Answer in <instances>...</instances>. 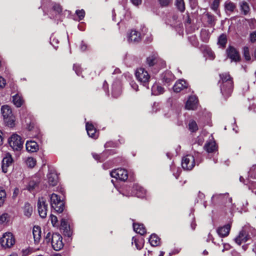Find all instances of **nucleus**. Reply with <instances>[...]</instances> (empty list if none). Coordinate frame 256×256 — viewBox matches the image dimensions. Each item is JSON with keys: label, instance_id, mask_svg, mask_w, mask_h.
I'll return each mask as SVG.
<instances>
[{"label": "nucleus", "instance_id": "39448f33", "mask_svg": "<svg viewBox=\"0 0 256 256\" xmlns=\"http://www.w3.org/2000/svg\"><path fill=\"white\" fill-rule=\"evenodd\" d=\"M50 205L56 212L60 213L63 212L64 209V203L60 200L58 195L52 194L50 198Z\"/></svg>", "mask_w": 256, "mask_h": 256}, {"label": "nucleus", "instance_id": "7c9ffc66", "mask_svg": "<svg viewBox=\"0 0 256 256\" xmlns=\"http://www.w3.org/2000/svg\"><path fill=\"white\" fill-rule=\"evenodd\" d=\"M164 92V89L162 87L158 84H154L152 88V92L153 94L158 95Z\"/></svg>", "mask_w": 256, "mask_h": 256}, {"label": "nucleus", "instance_id": "72a5a7b5", "mask_svg": "<svg viewBox=\"0 0 256 256\" xmlns=\"http://www.w3.org/2000/svg\"><path fill=\"white\" fill-rule=\"evenodd\" d=\"M205 148L208 152H212L216 148L214 142H210L206 144L205 146Z\"/></svg>", "mask_w": 256, "mask_h": 256}, {"label": "nucleus", "instance_id": "09e8293b", "mask_svg": "<svg viewBox=\"0 0 256 256\" xmlns=\"http://www.w3.org/2000/svg\"><path fill=\"white\" fill-rule=\"evenodd\" d=\"M178 16L176 14H173L172 16V18L168 20V22L171 25H174L176 24V20L178 19Z\"/></svg>", "mask_w": 256, "mask_h": 256}, {"label": "nucleus", "instance_id": "c85d7f7f", "mask_svg": "<svg viewBox=\"0 0 256 256\" xmlns=\"http://www.w3.org/2000/svg\"><path fill=\"white\" fill-rule=\"evenodd\" d=\"M149 242L151 246H156L160 244V238L155 234H152L149 238Z\"/></svg>", "mask_w": 256, "mask_h": 256}, {"label": "nucleus", "instance_id": "473e14b6", "mask_svg": "<svg viewBox=\"0 0 256 256\" xmlns=\"http://www.w3.org/2000/svg\"><path fill=\"white\" fill-rule=\"evenodd\" d=\"M134 243L137 249L140 250L144 246V240L142 238L141 240H138L136 238L133 237L132 239V244H133Z\"/></svg>", "mask_w": 256, "mask_h": 256}, {"label": "nucleus", "instance_id": "e2e57ef3", "mask_svg": "<svg viewBox=\"0 0 256 256\" xmlns=\"http://www.w3.org/2000/svg\"><path fill=\"white\" fill-rule=\"evenodd\" d=\"M80 49L82 51H84L86 49V46L84 43L83 42H82L81 43Z\"/></svg>", "mask_w": 256, "mask_h": 256}, {"label": "nucleus", "instance_id": "58836bf2", "mask_svg": "<svg viewBox=\"0 0 256 256\" xmlns=\"http://www.w3.org/2000/svg\"><path fill=\"white\" fill-rule=\"evenodd\" d=\"M228 196V194H215L213 196L212 198V199L214 201L215 200H220L222 202H224V198H227Z\"/></svg>", "mask_w": 256, "mask_h": 256}, {"label": "nucleus", "instance_id": "bb28decb", "mask_svg": "<svg viewBox=\"0 0 256 256\" xmlns=\"http://www.w3.org/2000/svg\"><path fill=\"white\" fill-rule=\"evenodd\" d=\"M174 79V76L170 72H166L162 75L163 82L166 84H169Z\"/></svg>", "mask_w": 256, "mask_h": 256}, {"label": "nucleus", "instance_id": "864d4df0", "mask_svg": "<svg viewBox=\"0 0 256 256\" xmlns=\"http://www.w3.org/2000/svg\"><path fill=\"white\" fill-rule=\"evenodd\" d=\"M8 218V214H3L0 216V222L2 223L6 221Z\"/></svg>", "mask_w": 256, "mask_h": 256}, {"label": "nucleus", "instance_id": "6ab92c4d", "mask_svg": "<svg viewBox=\"0 0 256 256\" xmlns=\"http://www.w3.org/2000/svg\"><path fill=\"white\" fill-rule=\"evenodd\" d=\"M187 86L188 84L186 82L183 80H180L177 81L174 86V91L176 92H179Z\"/></svg>", "mask_w": 256, "mask_h": 256}, {"label": "nucleus", "instance_id": "0eeeda50", "mask_svg": "<svg viewBox=\"0 0 256 256\" xmlns=\"http://www.w3.org/2000/svg\"><path fill=\"white\" fill-rule=\"evenodd\" d=\"M194 156L191 154H188L184 156L182 160V166L185 170H190L193 168L195 166Z\"/></svg>", "mask_w": 256, "mask_h": 256}, {"label": "nucleus", "instance_id": "412c9836", "mask_svg": "<svg viewBox=\"0 0 256 256\" xmlns=\"http://www.w3.org/2000/svg\"><path fill=\"white\" fill-rule=\"evenodd\" d=\"M231 226L230 224H228L222 227L219 228L217 230V233L220 237H225L229 234Z\"/></svg>", "mask_w": 256, "mask_h": 256}, {"label": "nucleus", "instance_id": "052dcab7", "mask_svg": "<svg viewBox=\"0 0 256 256\" xmlns=\"http://www.w3.org/2000/svg\"><path fill=\"white\" fill-rule=\"evenodd\" d=\"M130 85H131V86L132 87V88L134 90H138V84L134 82H132L131 83H130Z\"/></svg>", "mask_w": 256, "mask_h": 256}, {"label": "nucleus", "instance_id": "774afa93", "mask_svg": "<svg viewBox=\"0 0 256 256\" xmlns=\"http://www.w3.org/2000/svg\"><path fill=\"white\" fill-rule=\"evenodd\" d=\"M2 132L0 130V145L2 144Z\"/></svg>", "mask_w": 256, "mask_h": 256}, {"label": "nucleus", "instance_id": "49530a36", "mask_svg": "<svg viewBox=\"0 0 256 256\" xmlns=\"http://www.w3.org/2000/svg\"><path fill=\"white\" fill-rule=\"evenodd\" d=\"M76 15L78 16L79 20H82L84 18L85 16V12L84 10H77L76 12Z\"/></svg>", "mask_w": 256, "mask_h": 256}, {"label": "nucleus", "instance_id": "c03bdc74", "mask_svg": "<svg viewBox=\"0 0 256 256\" xmlns=\"http://www.w3.org/2000/svg\"><path fill=\"white\" fill-rule=\"evenodd\" d=\"M92 154L93 158L98 161L101 162L104 160V154H98L96 153H93Z\"/></svg>", "mask_w": 256, "mask_h": 256}, {"label": "nucleus", "instance_id": "bf43d9fd", "mask_svg": "<svg viewBox=\"0 0 256 256\" xmlns=\"http://www.w3.org/2000/svg\"><path fill=\"white\" fill-rule=\"evenodd\" d=\"M134 6H138L142 4V0H130Z\"/></svg>", "mask_w": 256, "mask_h": 256}, {"label": "nucleus", "instance_id": "aec40b11", "mask_svg": "<svg viewBox=\"0 0 256 256\" xmlns=\"http://www.w3.org/2000/svg\"><path fill=\"white\" fill-rule=\"evenodd\" d=\"M48 182L52 186L56 185L58 182V176L54 172H50L47 176Z\"/></svg>", "mask_w": 256, "mask_h": 256}, {"label": "nucleus", "instance_id": "a211bd4d", "mask_svg": "<svg viewBox=\"0 0 256 256\" xmlns=\"http://www.w3.org/2000/svg\"><path fill=\"white\" fill-rule=\"evenodd\" d=\"M86 127L88 134L90 137L94 138H98V135L96 132V129L91 123L89 122H86Z\"/></svg>", "mask_w": 256, "mask_h": 256}, {"label": "nucleus", "instance_id": "4468645a", "mask_svg": "<svg viewBox=\"0 0 256 256\" xmlns=\"http://www.w3.org/2000/svg\"><path fill=\"white\" fill-rule=\"evenodd\" d=\"M12 162L13 159L10 154H7L6 156L4 158L2 164V168L4 172H7L8 168L12 164Z\"/></svg>", "mask_w": 256, "mask_h": 256}, {"label": "nucleus", "instance_id": "4c0bfd02", "mask_svg": "<svg viewBox=\"0 0 256 256\" xmlns=\"http://www.w3.org/2000/svg\"><path fill=\"white\" fill-rule=\"evenodd\" d=\"M200 38L203 42H208L210 38L208 32L206 30H202L200 32Z\"/></svg>", "mask_w": 256, "mask_h": 256}, {"label": "nucleus", "instance_id": "9b49d317", "mask_svg": "<svg viewBox=\"0 0 256 256\" xmlns=\"http://www.w3.org/2000/svg\"><path fill=\"white\" fill-rule=\"evenodd\" d=\"M250 239V236L248 233L244 230H242L238 233V234L234 238L235 242L238 245H240L243 243L247 242Z\"/></svg>", "mask_w": 256, "mask_h": 256}, {"label": "nucleus", "instance_id": "3c124183", "mask_svg": "<svg viewBox=\"0 0 256 256\" xmlns=\"http://www.w3.org/2000/svg\"><path fill=\"white\" fill-rule=\"evenodd\" d=\"M171 0H158L159 3L162 6H166L170 3Z\"/></svg>", "mask_w": 256, "mask_h": 256}, {"label": "nucleus", "instance_id": "13d9d810", "mask_svg": "<svg viewBox=\"0 0 256 256\" xmlns=\"http://www.w3.org/2000/svg\"><path fill=\"white\" fill-rule=\"evenodd\" d=\"M5 85L6 81L4 79L2 76H0V88H2L5 86Z\"/></svg>", "mask_w": 256, "mask_h": 256}, {"label": "nucleus", "instance_id": "ea45409f", "mask_svg": "<svg viewBox=\"0 0 256 256\" xmlns=\"http://www.w3.org/2000/svg\"><path fill=\"white\" fill-rule=\"evenodd\" d=\"M26 164L30 168H34L36 164V160L32 157L28 158L26 161Z\"/></svg>", "mask_w": 256, "mask_h": 256}, {"label": "nucleus", "instance_id": "f8f14e48", "mask_svg": "<svg viewBox=\"0 0 256 256\" xmlns=\"http://www.w3.org/2000/svg\"><path fill=\"white\" fill-rule=\"evenodd\" d=\"M146 62L150 66L158 65L163 67L165 65V62L156 54L148 57L146 59Z\"/></svg>", "mask_w": 256, "mask_h": 256}, {"label": "nucleus", "instance_id": "a19ab883", "mask_svg": "<svg viewBox=\"0 0 256 256\" xmlns=\"http://www.w3.org/2000/svg\"><path fill=\"white\" fill-rule=\"evenodd\" d=\"M6 198V192L5 190L0 188V206H2Z\"/></svg>", "mask_w": 256, "mask_h": 256}, {"label": "nucleus", "instance_id": "393cba45", "mask_svg": "<svg viewBox=\"0 0 256 256\" xmlns=\"http://www.w3.org/2000/svg\"><path fill=\"white\" fill-rule=\"evenodd\" d=\"M33 209L31 204L28 202L25 203L23 208L24 215L27 218H30L32 213Z\"/></svg>", "mask_w": 256, "mask_h": 256}, {"label": "nucleus", "instance_id": "680f3d73", "mask_svg": "<svg viewBox=\"0 0 256 256\" xmlns=\"http://www.w3.org/2000/svg\"><path fill=\"white\" fill-rule=\"evenodd\" d=\"M120 94V89L118 90V92H116L114 88L112 89V95L114 97H118Z\"/></svg>", "mask_w": 256, "mask_h": 256}, {"label": "nucleus", "instance_id": "4be33fe9", "mask_svg": "<svg viewBox=\"0 0 256 256\" xmlns=\"http://www.w3.org/2000/svg\"><path fill=\"white\" fill-rule=\"evenodd\" d=\"M26 149L28 152H37L39 149L38 144L33 140L28 141L26 144Z\"/></svg>", "mask_w": 256, "mask_h": 256}, {"label": "nucleus", "instance_id": "9d476101", "mask_svg": "<svg viewBox=\"0 0 256 256\" xmlns=\"http://www.w3.org/2000/svg\"><path fill=\"white\" fill-rule=\"evenodd\" d=\"M38 208L40 216L42 218H45L47 215L48 204H46V199L40 198L38 202Z\"/></svg>", "mask_w": 256, "mask_h": 256}, {"label": "nucleus", "instance_id": "69168bd1", "mask_svg": "<svg viewBox=\"0 0 256 256\" xmlns=\"http://www.w3.org/2000/svg\"><path fill=\"white\" fill-rule=\"evenodd\" d=\"M50 42L54 46V44H58V41L57 39H56L55 38H54L52 40V38H50Z\"/></svg>", "mask_w": 256, "mask_h": 256}, {"label": "nucleus", "instance_id": "f704fd0d", "mask_svg": "<svg viewBox=\"0 0 256 256\" xmlns=\"http://www.w3.org/2000/svg\"><path fill=\"white\" fill-rule=\"evenodd\" d=\"M227 42V38L226 34H221L218 40V44L222 48H224Z\"/></svg>", "mask_w": 256, "mask_h": 256}, {"label": "nucleus", "instance_id": "7ed1b4c3", "mask_svg": "<svg viewBox=\"0 0 256 256\" xmlns=\"http://www.w3.org/2000/svg\"><path fill=\"white\" fill-rule=\"evenodd\" d=\"M1 112L7 125L12 127L14 126V117L12 110L8 105H4L1 108Z\"/></svg>", "mask_w": 256, "mask_h": 256}, {"label": "nucleus", "instance_id": "2eb2a0df", "mask_svg": "<svg viewBox=\"0 0 256 256\" xmlns=\"http://www.w3.org/2000/svg\"><path fill=\"white\" fill-rule=\"evenodd\" d=\"M141 38L140 34L135 30H132L128 35V40L129 42H138Z\"/></svg>", "mask_w": 256, "mask_h": 256}, {"label": "nucleus", "instance_id": "603ef678", "mask_svg": "<svg viewBox=\"0 0 256 256\" xmlns=\"http://www.w3.org/2000/svg\"><path fill=\"white\" fill-rule=\"evenodd\" d=\"M53 10L56 12L58 14H60L62 10L61 6L59 4H57L54 6Z\"/></svg>", "mask_w": 256, "mask_h": 256}, {"label": "nucleus", "instance_id": "dca6fc26", "mask_svg": "<svg viewBox=\"0 0 256 256\" xmlns=\"http://www.w3.org/2000/svg\"><path fill=\"white\" fill-rule=\"evenodd\" d=\"M198 100L196 96H192L189 97L186 104V108L188 110H194L196 108Z\"/></svg>", "mask_w": 256, "mask_h": 256}, {"label": "nucleus", "instance_id": "f257e3e1", "mask_svg": "<svg viewBox=\"0 0 256 256\" xmlns=\"http://www.w3.org/2000/svg\"><path fill=\"white\" fill-rule=\"evenodd\" d=\"M220 91L223 96L226 98L230 96L234 88L232 78L228 73H224L220 74Z\"/></svg>", "mask_w": 256, "mask_h": 256}, {"label": "nucleus", "instance_id": "79ce46f5", "mask_svg": "<svg viewBox=\"0 0 256 256\" xmlns=\"http://www.w3.org/2000/svg\"><path fill=\"white\" fill-rule=\"evenodd\" d=\"M146 190L144 188L139 187L137 189L136 194L138 198H144L146 195Z\"/></svg>", "mask_w": 256, "mask_h": 256}, {"label": "nucleus", "instance_id": "ddd939ff", "mask_svg": "<svg viewBox=\"0 0 256 256\" xmlns=\"http://www.w3.org/2000/svg\"><path fill=\"white\" fill-rule=\"evenodd\" d=\"M228 58L231 59L232 61L238 62L240 60V56L236 50L233 46H229L226 50Z\"/></svg>", "mask_w": 256, "mask_h": 256}, {"label": "nucleus", "instance_id": "a18cd8bd", "mask_svg": "<svg viewBox=\"0 0 256 256\" xmlns=\"http://www.w3.org/2000/svg\"><path fill=\"white\" fill-rule=\"evenodd\" d=\"M244 56L246 60H250V56L249 52V49L248 47H244L243 49Z\"/></svg>", "mask_w": 256, "mask_h": 256}, {"label": "nucleus", "instance_id": "4d7b16f0", "mask_svg": "<svg viewBox=\"0 0 256 256\" xmlns=\"http://www.w3.org/2000/svg\"><path fill=\"white\" fill-rule=\"evenodd\" d=\"M250 38L251 42H254L256 41V31L251 34Z\"/></svg>", "mask_w": 256, "mask_h": 256}, {"label": "nucleus", "instance_id": "338daca9", "mask_svg": "<svg viewBox=\"0 0 256 256\" xmlns=\"http://www.w3.org/2000/svg\"><path fill=\"white\" fill-rule=\"evenodd\" d=\"M19 192V190L18 188H15L14 192V196H16L18 195V193Z\"/></svg>", "mask_w": 256, "mask_h": 256}, {"label": "nucleus", "instance_id": "c9c22d12", "mask_svg": "<svg viewBox=\"0 0 256 256\" xmlns=\"http://www.w3.org/2000/svg\"><path fill=\"white\" fill-rule=\"evenodd\" d=\"M176 6L177 8L181 12L185 10V4L184 0H176Z\"/></svg>", "mask_w": 256, "mask_h": 256}, {"label": "nucleus", "instance_id": "a878e982", "mask_svg": "<svg viewBox=\"0 0 256 256\" xmlns=\"http://www.w3.org/2000/svg\"><path fill=\"white\" fill-rule=\"evenodd\" d=\"M239 5L242 13L244 15H247L250 11L248 4L246 2L243 1L240 2Z\"/></svg>", "mask_w": 256, "mask_h": 256}, {"label": "nucleus", "instance_id": "8fccbe9b", "mask_svg": "<svg viewBox=\"0 0 256 256\" xmlns=\"http://www.w3.org/2000/svg\"><path fill=\"white\" fill-rule=\"evenodd\" d=\"M219 4H220L219 0H214L212 2V6H211L212 8V10H216L218 7Z\"/></svg>", "mask_w": 256, "mask_h": 256}, {"label": "nucleus", "instance_id": "de8ad7c7", "mask_svg": "<svg viewBox=\"0 0 256 256\" xmlns=\"http://www.w3.org/2000/svg\"><path fill=\"white\" fill-rule=\"evenodd\" d=\"M50 220L53 226H58V218L57 217L53 214L50 216Z\"/></svg>", "mask_w": 256, "mask_h": 256}, {"label": "nucleus", "instance_id": "b1692460", "mask_svg": "<svg viewBox=\"0 0 256 256\" xmlns=\"http://www.w3.org/2000/svg\"><path fill=\"white\" fill-rule=\"evenodd\" d=\"M32 233L35 242H38L41 238L42 232L39 226H34Z\"/></svg>", "mask_w": 256, "mask_h": 256}, {"label": "nucleus", "instance_id": "6e6d98bb", "mask_svg": "<svg viewBox=\"0 0 256 256\" xmlns=\"http://www.w3.org/2000/svg\"><path fill=\"white\" fill-rule=\"evenodd\" d=\"M74 70H75L78 75H80V68L78 64H74Z\"/></svg>", "mask_w": 256, "mask_h": 256}, {"label": "nucleus", "instance_id": "20e7f679", "mask_svg": "<svg viewBox=\"0 0 256 256\" xmlns=\"http://www.w3.org/2000/svg\"><path fill=\"white\" fill-rule=\"evenodd\" d=\"M136 80L144 86H147L150 80V76L144 68H139L135 72Z\"/></svg>", "mask_w": 256, "mask_h": 256}, {"label": "nucleus", "instance_id": "0e129e2a", "mask_svg": "<svg viewBox=\"0 0 256 256\" xmlns=\"http://www.w3.org/2000/svg\"><path fill=\"white\" fill-rule=\"evenodd\" d=\"M224 202H232V198H229L228 196L226 198V197H224Z\"/></svg>", "mask_w": 256, "mask_h": 256}, {"label": "nucleus", "instance_id": "c756f323", "mask_svg": "<svg viewBox=\"0 0 256 256\" xmlns=\"http://www.w3.org/2000/svg\"><path fill=\"white\" fill-rule=\"evenodd\" d=\"M224 8L226 12H234V10L236 8V4L228 0H226L224 4Z\"/></svg>", "mask_w": 256, "mask_h": 256}, {"label": "nucleus", "instance_id": "e433bc0d", "mask_svg": "<svg viewBox=\"0 0 256 256\" xmlns=\"http://www.w3.org/2000/svg\"><path fill=\"white\" fill-rule=\"evenodd\" d=\"M188 130L191 132H196L198 130L196 122L194 120H190L188 123Z\"/></svg>", "mask_w": 256, "mask_h": 256}, {"label": "nucleus", "instance_id": "cd10ccee", "mask_svg": "<svg viewBox=\"0 0 256 256\" xmlns=\"http://www.w3.org/2000/svg\"><path fill=\"white\" fill-rule=\"evenodd\" d=\"M133 228L134 230L136 233L140 234L141 235H143L146 232V228L142 224H134Z\"/></svg>", "mask_w": 256, "mask_h": 256}, {"label": "nucleus", "instance_id": "1a4fd4ad", "mask_svg": "<svg viewBox=\"0 0 256 256\" xmlns=\"http://www.w3.org/2000/svg\"><path fill=\"white\" fill-rule=\"evenodd\" d=\"M110 174L112 177L122 181L126 180L128 178V172L123 168L114 170L111 172Z\"/></svg>", "mask_w": 256, "mask_h": 256}, {"label": "nucleus", "instance_id": "5fc2aeb1", "mask_svg": "<svg viewBox=\"0 0 256 256\" xmlns=\"http://www.w3.org/2000/svg\"><path fill=\"white\" fill-rule=\"evenodd\" d=\"M52 236V234H50V232H48L46 234V236L45 237V241L46 242L49 243L50 242H51Z\"/></svg>", "mask_w": 256, "mask_h": 256}, {"label": "nucleus", "instance_id": "37998d69", "mask_svg": "<svg viewBox=\"0 0 256 256\" xmlns=\"http://www.w3.org/2000/svg\"><path fill=\"white\" fill-rule=\"evenodd\" d=\"M38 182L34 180L30 182L28 186H27V190L30 192H32L35 188L37 186Z\"/></svg>", "mask_w": 256, "mask_h": 256}, {"label": "nucleus", "instance_id": "f3484780", "mask_svg": "<svg viewBox=\"0 0 256 256\" xmlns=\"http://www.w3.org/2000/svg\"><path fill=\"white\" fill-rule=\"evenodd\" d=\"M201 50L206 58L210 60H214L215 58V54L211 48L207 46H203L201 47Z\"/></svg>", "mask_w": 256, "mask_h": 256}, {"label": "nucleus", "instance_id": "f03ea898", "mask_svg": "<svg viewBox=\"0 0 256 256\" xmlns=\"http://www.w3.org/2000/svg\"><path fill=\"white\" fill-rule=\"evenodd\" d=\"M24 141L22 138L16 134H13L8 139V143L10 147L14 151H20L23 148Z\"/></svg>", "mask_w": 256, "mask_h": 256}, {"label": "nucleus", "instance_id": "6e6552de", "mask_svg": "<svg viewBox=\"0 0 256 256\" xmlns=\"http://www.w3.org/2000/svg\"><path fill=\"white\" fill-rule=\"evenodd\" d=\"M51 244L55 250H60L64 246L62 238L61 235L58 233L53 234L52 236Z\"/></svg>", "mask_w": 256, "mask_h": 256}, {"label": "nucleus", "instance_id": "423d86ee", "mask_svg": "<svg viewBox=\"0 0 256 256\" xmlns=\"http://www.w3.org/2000/svg\"><path fill=\"white\" fill-rule=\"evenodd\" d=\"M0 243L4 248H10L15 244V240L11 232H6L0 239Z\"/></svg>", "mask_w": 256, "mask_h": 256}, {"label": "nucleus", "instance_id": "5701e85b", "mask_svg": "<svg viewBox=\"0 0 256 256\" xmlns=\"http://www.w3.org/2000/svg\"><path fill=\"white\" fill-rule=\"evenodd\" d=\"M60 229L63 231L64 235L68 237L71 236L72 232L70 230V227L64 219H62L61 220Z\"/></svg>", "mask_w": 256, "mask_h": 256}, {"label": "nucleus", "instance_id": "2f4dec72", "mask_svg": "<svg viewBox=\"0 0 256 256\" xmlns=\"http://www.w3.org/2000/svg\"><path fill=\"white\" fill-rule=\"evenodd\" d=\"M12 101L16 107H20L24 102L22 98L18 94L13 96Z\"/></svg>", "mask_w": 256, "mask_h": 256}]
</instances>
